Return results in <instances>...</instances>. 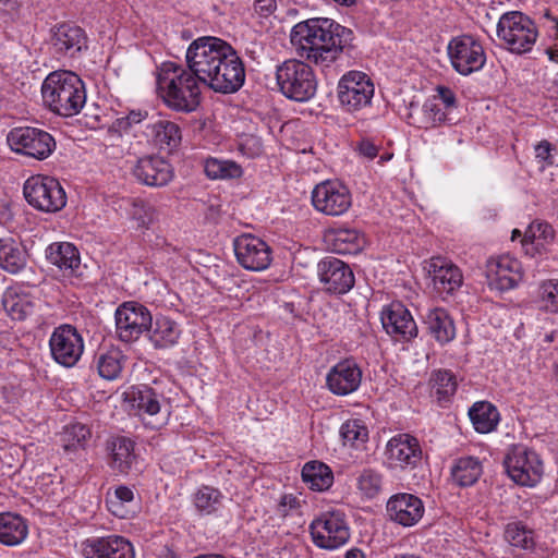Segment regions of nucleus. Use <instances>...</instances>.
<instances>
[{"mask_svg":"<svg viewBox=\"0 0 558 558\" xmlns=\"http://www.w3.org/2000/svg\"><path fill=\"white\" fill-rule=\"evenodd\" d=\"M186 64L210 89L221 94L238 92L245 81V68L235 49L221 38L202 36L185 53Z\"/></svg>","mask_w":558,"mask_h":558,"instance_id":"f257e3e1","label":"nucleus"},{"mask_svg":"<svg viewBox=\"0 0 558 558\" xmlns=\"http://www.w3.org/2000/svg\"><path fill=\"white\" fill-rule=\"evenodd\" d=\"M352 40L351 29L329 19H310L295 24L290 41L295 53L320 68L333 64Z\"/></svg>","mask_w":558,"mask_h":558,"instance_id":"f03ea898","label":"nucleus"},{"mask_svg":"<svg viewBox=\"0 0 558 558\" xmlns=\"http://www.w3.org/2000/svg\"><path fill=\"white\" fill-rule=\"evenodd\" d=\"M202 83L189 65L163 62L158 69V94L168 108L178 112H192L198 107Z\"/></svg>","mask_w":558,"mask_h":558,"instance_id":"7ed1b4c3","label":"nucleus"},{"mask_svg":"<svg viewBox=\"0 0 558 558\" xmlns=\"http://www.w3.org/2000/svg\"><path fill=\"white\" fill-rule=\"evenodd\" d=\"M45 107L61 117H73L81 112L86 102V89L81 77L66 70L49 73L41 84Z\"/></svg>","mask_w":558,"mask_h":558,"instance_id":"20e7f679","label":"nucleus"},{"mask_svg":"<svg viewBox=\"0 0 558 558\" xmlns=\"http://www.w3.org/2000/svg\"><path fill=\"white\" fill-rule=\"evenodd\" d=\"M276 81L280 93L288 99L304 102L313 98L317 81L308 63L289 59L277 65Z\"/></svg>","mask_w":558,"mask_h":558,"instance_id":"39448f33","label":"nucleus"},{"mask_svg":"<svg viewBox=\"0 0 558 558\" xmlns=\"http://www.w3.org/2000/svg\"><path fill=\"white\" fill-rule=\"evenodd\" d=\"M497 37L511 53L530 52L538 37L535 23L519 11L504 13L497 24Z\"/></svg>","mask_w":558,"mask_h":558,"instance_id":"423d86ee","label":"nucleus"},{"mask_svg":"<svg viewBox=\"0 0 558 558\" xmlns=\"http://www.w3.org/2000/svg\"><path fill=\"white\" fill-rule=\"evenodd\" d=\"M310 534L315 546L336 550L345 545L351 536L345 513L341 509H329L316 515L310 524Z\"/></svg>","mask_w":558,"mask_h":558,"instance_id":"0eeeda50","label":"nucleus"},{"mask_svg":"<svg viewBox=\"0 0 558 558\" xmlns=\"http://www.w3.org/2000/svg\"><path fill=\"white\" fill-rule=\"evenodd\" d=\"M23 194L33 208L53 214L66 205V194L61 183L53 177L35 174L23 185Z\"/></svg>","mask_w":558,"mask_h":558,"instance_id":"6e6552de","label":"nucleus"},{"mask_svg":"<svg viewBox=\"0 0 558 558\" xmlns=\"http://www.w3.org/2000/svg\"><path fill=\"white\" fill-rule=\"evenodd\" d=\"M375 94L372 78L362 71L352 70L343 74L337 85V98L341 109L355 113L369 107Z\"/></svg>","mask_w":558,"mask_h":558,"instance_id":"1a4fd4ad","label":"nucleus"},{"mask_svg":"<svg viewBox=\"0 0 558 558\" xmlns=\"http://www.w3.org/2000/svg\"><path fill=\"white\" fill-rule=\"evenodd\" d=\"M447 54L453 70L463 76L478 72L486 63L482 43L471 35H460L450 39Z\"/></svg>","mask_w":558,"mask_h":558,"instance_id":"9d476101","label":"nucleus"},{"mask_svg":"<svg viewBox=\"0 0 558 558\" xmlns=\"http://www.w3.org/2000/svg\"><path fill=\"white\" fill-rule=\"evenodd\" d=\"M505 468L509 477L524 487L536 486L544 474V465L539 456L523 446L513 447L505 459Z\"/></svg>","mask_w":558,"mask_h":558,"instance_id":"9b49d317","label":"nucleus"},{"mask_svg":"<svg viewBox=\"0 0 558 558\" xmlns=\"http://www.w3.org/2000/svg\"><path fill=\"white\" fill-rule=\"evenodd\" d=\"M7 141L13 151L37 160L47 159L56 149V141L52 135L43 129L33 126L12 129Z\"/></svg>","mask_w":558,"mask_h":558,"instance_id":"f8f14e48","label":"nucleus"},{"mask_svg":"<svg viewBox=\"0 0 558 558\" xmlns=\"http://www.w3.org/2000/svg\"><path fill=\"white\" fill-rule=\"evenodd\" d=\"M116 335L119 340L131 343L147 332L151 325V313L142 303L129 301L120 304L114 312Z\"/></svg>","mask_w":558,"mask_h":558,"instance_id":"ddd939ff","label":"nucleus"},{"mask_svg":"<svg viewBox=\"0 0 558 558\" xmlns=\"http://www.w3.org/2000/svg\"><path fill=\"white\" fill-rule=\"evenodd\" d=\"M423 457L421 444L416 437L400 433L391 437L384 450V464L390 471L415 469Z\"/></svg>","mask_w":558,"mask_h":558,"instance_id":"4468645a","label":"nucleus"},{"mask_svg":"<svg viewBox=\"0 0 558 558\" xmlns=\"http://www.w3.org/2000/svg\"><path fill=\"white\" fill-rule=\"evenodd\" d=\"M311 198L315 210L331 217L344 215L352 205L350 190L338 180H325L316 184Z\"/></svg>","mask_w":558,"mask_h":558,"instance_id":"2eb2a0df","label":"nucleus"},{"mask_svg":"<svg viewBox=\"0 0 558 558\" xmlns=\"http://www.w3.org/2000/svg\"><path fill=\"white\" fill-rule=\"evenodd\" d=\"M485 272L489 289L500 292L517 288L524 277L521 262L509 254L489 258Z\"/></svg>","mask_w":558,"mask_h":558,"instance_id":"dca6fc26","label":"nucleus"},{"mask_svg":"<svg viewBox=\"0 0 558 558\" xmlns=\"http://www.w3.org/2000/svg\"><path fill=\"white\" fill-rule=\"evenodd\" d=\"M49 347L51 356L58 364L72 367L84 352V340L74 327L62 325L51 333Z\"/></svg>","mask_w":558,"mask_h":558,"instance_id":"f3484780","label":"nucleus"},{"mask_svg":"<svg viewBox=\"0 0 558 558\" xmlns=\"http://www.w3.org/2000/svg\"><path fill=\"white\" fill-rule=\"evenodd\" d=\"M238 263L251 271L267 269L272 260L270 246L260 238L253 234H241L233 241Z\"/></svg>","mask_w":558,"mask_h":558,"instance_id":"a211bd4d","label":"nucleus"},{"mask_svg":"<svg viewBox=\"0 0 558 558\" xmlns=\"http://www.w3.org/2000/svg\"><path fill=\"white\" fill-rule=\"evenodd\" d=\"M457 107V99L453 90L447 86L439 85L434 89L422 106V119L418 128L428 130L448 123L451 111Z\"/></svg>","mask_w":558,"mask_h":558,"instance_id":"6ab92c4d","label":"nucleus"},{"mask_svg":"<svg viewBox=\"0 0 558 558\" xmlns=\"http://www.w3.org/2000/svg\"><path fill=\"white\" fill-rule=\"evenodd\" d=\"M380 320L385 331L396 341H410L417 336L416 323L401 302L384 306Z\"/></svg>","mask_w":558,"mask_h":558,"instance_id":"aec40b11","label":"nucleus"},{"mask_svg":"<svg viewBox=\"0 0 558 558\" xmlns=\"http://www.w3.org/2000/svg\"><path fill=\"white\" fill-rule=\"evenodd\" d=\"M362 381V369L354 359H343L330 367L326 375V386L336 396L355 392Z\"/></svg>","mask_w":558,"mask_h":558,"instance_id":"412c9836","label":"nucleus"},{"mask_svg":"<svg viewBox=\"0 0 558 558\" xmlns=\"http://www.w3.org/2000/svg\"><path fill=\"white\" fill-rule=\"evenodd\" d=\"M386 512L390 521L403 527H411L421 521L425 507L417 496L409 493H398L388 499Z\"/></svg>","mask_w":558,"mask_h":558,"instance_id":"4be33fe9","label":"nucleus"},{"mask_svg":"<svg viewBox=\"0 0 558 558\" xmlns=\"http://www.w3.org/2000/svg\"><path fill=\"white\" fill-rule=\"evenodd\" d=\"M318 276L324 288L335 294H343L354 286L351 268L336 257H326L318 263Z\"/></svg>","mask_w":558,"mask_h":558,"instance_id":"5701e85b","label":"nucleus"},{"mask_svg":"<svg viewBox=\"0 0 558 558\" xmlns=\"http://www.w3.org/2000/svg\"><path fill=\"white\" fill-rule=\"evenodd\" d=\"M85 558H135L132 544L122 536L88 538L81 545Z\"/></svg>","mask_w":558,"mask_h":558,"instance_id":"b1692460","label":"nucleus"},{"mask_svg":"<svg viewBox=\"0 0 558 558\" xmlns=\"http://www.w3.org/2000/svg\"><path fill=\"white\" fill-rule=\"evenodd\" d=\"M143 134L149 145L159 150H172L182 140L180 126L163 116L153 117L145 125Z\"/></svg>","mask_w":558,"mask_h":558,"instance_id":"393cba45","label":"nucleus"},{"mask_svg":"<svg viewBox=\"0 0 558 558\" xmlns=\"http://www.w3.org/2000/svg\"><path fill=\"white\" fill-rule=\"evenodd\" d=\"M133 174L142 184L161 187L172 180L173 168L162 157L144 156L133 167Z\"/></svg>","mask_w":558,"mask_h":558,"instance_id":"a878e982","label":"nucleus"},{"mask_svg":"<svg viewBox=\"0 0 558 558\" xmlns=\"http://www.w3.org/2000/svg\"><path fill=\"white\" fill-rule=\"evenodd\" d=\"M430 272L433 279V288L441 298L453 294L460 289L463 282V276L458 266L441 257L432 259Z\"/></svg>","mask_w":558,"mask_h":558,"instance_id":"bb28decb","label":"nucleus"},{"mask_svg":"<svg viewBox=\"0 0 558 558\" xmlns=\"http://www.w3.org/2000/svg\"><path fill=\"white\" fill-rule=\"evenodd\" d=\"M51 45L57 54L73 58L87 48V38L80 26L60 24L53 29Z\"/></svg>","mask_w":558,"mask_h":558,"instance_id":"cd10ccee","label":"nucleus"},{"mask_svg":"<svg viewBox=\"0 0 558 558\" xmlns=\"http://www.w3.org/2000/svg\"><path fill=\"white\" fill-rule=\"evenodd\" d=\"M148 340L155 349H169L174 347L182 335L179 323L166 315H157L151 318L148 330Z\"/></svg>","mask_w":558,"mask_h":558,"instance_id":"c85d7f7f","label":"nucleus"},{"mask_svg":"<svg viewBox=\"0 0 558 558\" xmlns=\"http://www.w3.org/2000/svg\"><path fill=\"white\" fill-rule=\"evenodd\" d=\"M27 519L16 512L0 513V544L7 547H17L28 537Z\"/></svg>","mask_w":558,"mask_h":558,"instance_id":"c756f323","label":"nucleus"},{"mask_svg":"<svg viewBox=\"0 0 558 558\" xmlns=\"http://www.w3.org/2000/svg\"><path fill=\"white\" fill-rule=\"evenodd\" d=\"M326 242L337 254H356L365 245V238L354 228H332L325 234Z\"/></svg>","mask_w":558,"mask_h":558,"instance_id":"7c9ffc66","label":"nucleus"},{"mask_svg":"<svg viewBox=\"0 0 558 558\" xmlns=\"http://www.w3.org/2000/svg\"><path fill=\"white\" fill-rule=\"evenodd\" d=\"M160 399L148 386H132L124 392V401L138 415L154 416L160 412Z\"/></svg>","mask_w":558,"mask_h":558,"instance_id":"2f4dec72","label":"nucleus"},{"mask_svg":"<svg viewBox=\"0 0 558 558\" xmlns=\"http://www.w3.org/2000/svg\"><path fill=\"white\" fill-rule=\"evenodd\" d=\"M45 253L47 260L65 275H73L80 268V252L70 242H53L47 246Z\"/></svg>","mask_w":558,"mask_h":558,"instance_id":"473e14b6","label":"nucleus"},{"mask_svg":"<svg viewBox=\"0 0 558 558\" xmlns=\"http://www.w3.org/2000/svg\"><path fill=\"white\" fill-rule=\"evenodd\" d=\"M107 508L111 514L120 519L133 518L141 509L140 499L132 488L120 485L107 494Z\"/></svg>","mask_w":558,"mask_h":558,"instance_id":"72a5a7b5","label":"nucleus"},{"mask_svg":"<svg viewBox=\"0 0 558 558\" xmlns=\"http://www.w3.org/2000/svg\"><path fill=\"white\" fill-rule=\"evenodd\" d=\"M424 323L432 337L440 344L452 341L456 337V326L449 313L441 307L427 310Z\"/></svg>","mask_w":558,"mask_h":558,"instance_id":"f704fd0d","label":"nucleus"},{"mask_svg":"<svg viewBox=\"0 0 558 558\" xmlns=\"http://www.w3.org/2000/svg\"><path fill=\"white\" fill-rule=\"evenodd\" d=\"M2 305L12 319L23 320L33 313L35 299L20 287H10L2 295Z\"/></svg>","mask_w":558,"mask_h":558,"instance_id":"c9c22d12","label":"nucleus"},{"mask_svg":"<svg viewBox=\"0 0 558 558\" xmlns=\"http://www.w3.org/2000/svg\"><path fill=\"white\" fill-rule=\"evenodd\" d=\"M27 264V253L22 243L13 238L0 239V268L19 274Z\"/></svg>","mask_w":558,"mask_h":558,"instance_id":"e433bc0d","label":"nucleus"},{"mask_svg":"<svg viewBox=\"0 0 558 558\" xmlns=\"http://www.w3.org/2000/svg\"><path fill=\"white\" fill-rule=\"evenodd\" d=\"M468 414L473 428L480 434H488L496 430L500 422L498 409L488 401L473 403Z\"/></svg>","mask_w":558,"mask_h":558,"instance_id":"4c0bfd02","label":"nucleus"},{"mask_svg":"<svg viewBox=\"0 0 558 558\" xmlns=\"http://www.w3.org/2000/svg\"><path fill=\"white\" fill-rule=\"evenodd\" d=\"M303 482L315 492H325L333 484V473L324 462L308 461L302 469Z\"/></svg>","mask_w":558,"mask_h":558,"instance_id":"58836bf2","label":"nucleus"},{"mask_svg":"<svg viewBox=\"0 0 558 558\" xmlns=\"http://www.w3.org/2000/svg\"><path fill=\"white\" fill-rule=\"evenodd\" d=\"M223 494L213 486L203 485L192 496L195 510L201 515L217 513L223 505Z\"/></svg>","mask_w":558,"mask_h":558,"instance_id":"ea45409f","label":"nucleus"},{"mask_svg":"<svg viewBox=\"0 0 558 558\" xmlns=\"http://www.w3.org/2000/svg\"><path fill=\"white\" fill-rule=\"evenodd\" d=\"M482 464L477 458L463 457L451 469L452 481L459 486L473 485L482 474Z\"/></svg>","mask_w":558,"mask_h":558,"instance_id":"a19ab883","label":"nucleus"},{"mask_svg":"<svg viewBox=\"0 0 558 558\" xmlns=\"http://www.w3.org/2000/svg\"><path fill=\"white\" fill-rule=\"evenodd\" d=\"M125 356L121 350L111 348L99 353L96 359V366L100 377L107 380L117 379L124 366Z\"/></svg>","mask_w":558,"mask_h":558,"instance_id":"79ce46f5","label":"nucleus"},{"mask_svg":"<svg viewBox=\"0 0 558 558\" xmlns=\"http://www.w3.org/2000/svg\"><path fill=\"white\" fill-rule=\"evenodd\" d=\"M534 303L538 311L558 314V279H547L538 283L534 292Z\"/></svg>","mask_w":558,"mask_h":558,"instance_id":"37998d69","label":"nucleus"},{"mask_svg":"<svg viewBox=\"0 0 558 558\" xmlns=\"http://www.w3.org/2000/svg\"><path fill=\"white\" fill-rule=\"evenodd\" d=\"M135 459L134 442L131 439L121 437L112 442L110 462L112 469L126 473L133 466Z\"/></svg>","mask_w":558,"mask_h":558,"instance_id":"c03bdc74","label":"nucleus"},{"mask_svg":"<svg viewBox=\"0 0 558 558\" xmlns=\"http://www.w3.org/2000/svg\"><path fill=\"white\" fill-rule=\"evenodd\" d=\"M204 171L209 179L227 180L242 177V167L233 160L210 157L204 162Z\"/></svg>","mask_w":558,"mask_h":558,"instance_id":"a18cd8bd","label":"nucleus"},{"mask_svg":"<svg viewBox=\"0 0 558 558\" xmlns=\"http://www.w3.org/2000/svg\"><path fill=\"white\" fill-rule=\"evenodd\" d=\"M505 541L512 547L531 550L535 546L534 531L520 521H513L505 527Z\"/></svg>","mask_w":558,"mask_h":558,"instance_id":"49530a36","label":"nucleus"},{"mask_svg":"<svg viewBox=\"0 0 558 558\" xmlns=\"http://www.w3.org/2000/svg\"><path fill=\"white\" fill-rule=\"evenodd\" d=\"M554 240V230L551 226L543 221H533L526 229L522 239L523 246L532 245L533 248L541 253L546 250Z\"/></svg>","mask_w":558,"mask_h":558,"instance_id":"de8ad7c7","label":"nucleus"},{"mask_svg":"<svg viewBox=\"0 0 558 558\" xmlns=\"http://www.w3.org/2000/svg\"><path fill=\"white\" fill-rule=\"evenodd\" d=\"M340 435L344 446L359 449L368 440V428L364 421L350 418L341 425Z\"/></svg>","mask_w":558,"mask_h":558,"instance_id":"09e8293b","label":"nucleus"},{"mask_svg":"<svg viewBox=\"0 0 558 558\" xmlns=\"http://www.w3.org/2000/svg\"><path fill=\"white\" fill-rule=\"evenodd\" d=\"M429 384L432 391L439 401L452 397L458 387L454 374L448 369L434 371L430 375Z\"/></svg>","mask_w":558,"mask_h":558,"instance_id":"8fccbe9b","label":"nucleus"},{"mask_svg":"<svg viewBox=\"0 0 558 558\" xmlns=\"http://www.w3.org/2000/svg\"><path fill=\"white\" fill-rule=\"evenodd\" d=\"M355 484L356 489L362 498L373 499L381 490L383 476L376 470L364 469L356 476Z\"/></svg>","mask_w":558,"mask_h":558,"instance_id":"3c124183","label":"nucleus"},{"mask_svg":"<svg viewBox=\"0 0 558 558\" xmlns=\"http://www.w3.org/2000/svg\"><path fill=\"white\" fill-rule=\"evenodd\" d=\"M128 215L138 228H148L157 218V211L149 203L134 198L129 202Z\"/></svg>","mask_w":558,"mask_h":558,"instance_id":"603ef678","label":"nucleus"},{"mask_svg":"<svg viewBox=\"0 0 558 558\" xmlns=\"http://www.w3.org/2000/svg\"><path fill=\"white\" fill-rule=\"evenodd\" d=\"M90 436L88 427L82 423H73L64 427L62 442L65 451L84 448Z\"/></svg>","mask_w":558,"mask_h":558,"instance_id":"864d4df0","label":"nucleus"},{"mask_svg":"<svg viewBox=\"0 0 558 558\" xmlns=\"http://www.w3.org/2000/svg\"><path fill=\"white\" fill-rule=\"evenodd\" d=\"M240 151L248 157L255 158L263 153V144L259 137L248 135L242 138L240 143Z\"/></svg>","mask_w":558,"mask_h":558,"instance_id":"5fc2aeb1","label":"nucleus"},{"mask_svg":"<svg viewBox=\"0 0 558 558\" xmlns=\"http://www.w3.org/2000/svg\"><path fill=\"white\" fill-rule=\"evenodd\" d=\"M254 11L262 17L270 16L277 9L276 0H254Z\"/></svg>","mask_w":558,"mask_h":558,"instance_id":"6e6d98bb","label":"nucleus"},{"mask_svg":"<svg viewBox=\"0 0 558 558\" xmlns=\"http://www.w3.org/2000/svg\"><path fill=\"white\" fill-rule=\"evenodd\" d=\"M300 506V500L293 494H286L281 497L279 502V511L287 514L290 510L296 509Z\"/></svg>","mask_w":558,"mask_h":558,"instance_id":"4d7b16f0","label":"nucleus"},{"mask_svg":"<svg viewBox=\"0 0 558 558\" xmlns=\"http://www.w3.org/2000/svg\"><path fill=\"white\" fill-rule=\"evenodd\" d=\"M357 150L360 155L367 159H374L378 154V147L367 138H364L359 143Z\"/></svg>","mask_w":558,"mask_h":558,"instance_id":"13d9d810","label":"nucleus"},{"mask_svg":"<svg viewBox=\"0 0 558 558\" xmlns=\"http://www.w3.org/2000/svg\"><path fill=\"white\" fill-rule=\"evenodd\" d=\"M535 158L544 166L550 159L551 145L548 142H542L535 146Z\"/></svg>","mask_w":558,"mask_h":558,"instance_id":"bf43d9fd","label":"nucleus"},{"mask_svg":"<svg viewBox=\"0 0 558 558\" xmlns=\"http://www.w3.org/2000/svg\"><path fill=\"white\" fill-rule=\"evenodd\" d=\"M555 28L556 43L546 49V53L550 61L558 63V22L553 19Z\"/></svg>","mask_w":558,"mask_h":558,"instance_id":"052dcab7","label":"nucleus"},{"mask_svg":"<svg viewBox=\"0 0 558 558\" xmlns=\"http://www.w3.org/2000/svg\"><path fill=\"white\" fill-rule=\"evenodd\" d=\"M125 118L130 124L133 125L144 121L147 118V112L142 110H132L125 116Z\"/></svg>","mask_w":558,"mask_h":558,"instance_id":"680f3d73","label":"nucleus"},{"mask_svg":"<svg viewBox=\"0 0 558 558\" xmlns=\"http://www.w3.org/2000/svg\"><path fill=\"white\" fill-rule=\"evenodd\" d=\"M132 125L130 124V122L128 121V119L124 117H121V118H118L113 123H112V129H114L116 131L118 132H126Z\"/></svg>","mask_w":558,"mask_h":558,"instance_id":"e2e57ef3","label":"nucleus"},{"mask_svg":"<svg viewBox=\"0 0 558 558\" xmlns=\"http://www.w3.org/2000/svg\"><path fill=\"white\" fill-rule=\"evenodd\" d=\"M345 558H365V554L362 549L354 547L347 550Z\"/></svg>","mask_w":558,"mask_h":558,"instance_id":"0e129e2a","label":"nucleus"},{"mask_svg":"<svg viewBox=\"0 0 558 558\" xmlns=\"http://www.w3.org/2000/svg\"><path fill=\"white\" fill-rule=\"evenodd\" d=\"M328 2L330 3H333L336 5H341V7H352L356 3V0H327Z\"/></svg>","mask_w":558,"mask_h":558,"instance_id":"69168bd1","label":"nucleus"},{"mask_svg":"<svg viewBox=\"0 0 558 558\" xmlns=\"http://www.w3.org/2000/svg\"><path fill=\"white\" fill-rule=\"evenodd\" d=\"M157 558H175V555L170 548L165 546L160 549V554Z\"/></svg>","mask_w":558,"mask_h":558,"instance_id":"338daca9","label":"nucleus"},{"mask_svg":"<svg viewBox=\"0 0 558 558\" xmlns=\"http://www.w3.org/2000/svg\"><path fill=\"white\" fill-rule=\"evenodd\" d=\"M392 558H421L414 554H398L395 555Z\"/></svg>","mask_w":558,"mask_h":558,"instance_id":"774afa93","label":"nucleus"}]
</instances>
